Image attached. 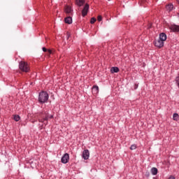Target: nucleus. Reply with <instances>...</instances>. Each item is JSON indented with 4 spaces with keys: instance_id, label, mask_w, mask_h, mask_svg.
Returning <instances> with one entry per match:
<instances>
[{
    "instance_id": "28",
    "label": "nucleus",
    "mask_w": 179,
    "mask_h": 179,
    "mask_svg": "<svg viewBox=\"0 0 179 179\" xmlns=\"http://www.w3.org/2000/svg\"><path fill=\"white\" fill-rule=\"evenodd\" d=\"M108 1H111V0H108Z\"/></svg>"
},
{
    "instance_id": "9",
    "label": "nucleus",
    "mask_w": 179,
    "mask_h": 179,
    "mask_svg": "<svg viewBox=\"0 0 179 179\" xmlns=\"http://www.w3.org/2000/svg\"><path fill=\"white\" fill-rule=\"evenodd\" d=\"M82 157L84 160H88L89 157H90V152H89V150H84Z\"/></svg>"
},
{
    "instance_id": "2",
    "label": "nucleus",
    "mask_w": 179,
    "mask_h": 179,
    "mask_svg": "<svg viewBox=\"0 0 179 179\" xmlns=\"http://www.w3.org/2000/svg\"><path fill=\"white\" fill-rule=\"evenodd\" d=\"M50 96L48 95V93L45 91H42L39 93L38 95V103L41 104H45V103H47L48 101Z\"/></svg>"
},
{
    "instance_id": "3",
    "label": "nucleus",
    "mask_w": 179,
    "mask_h": 179,
    "mask_svg": "<svg viewBox=\"0 0 179 179\" xmlns=\"http://www.w3.org/2000/svg\"><path fill=\"white\" fill-rule=\"evenodd\" d=\"M19 69L22 72H29L30 71V67H29V64L26 62L21 61L19 64Z\"/></svg>"
},
{
    "instance_id": "4",
    "label": "nucleus",
    "mask_w": 179,
    "mask_h": 179,
    "mask_svg": "<svg viewBox=\"0 0 179 179\" xmlns=\"http://www.w3.org/2000/svg\"><path fill=\"white\" fill-rule=\"evenodd\" d=\"M154 44L157 48H162V47H164V42L161 41V39L154 41Z\"/></svg>"
},
{
    "instance_id": "26",
    "label": "nucleus",
    "mask_w": 179,
    "mask_h": 179,
    "mask_svg": "<svg viewBox=\"0 0 179 179\" xmlns=\"http://www.w3.org/2000/svg\"><path fill=\"white\" fill-rule=\"evenodd\" d=\"M31 166L33 167V162H30Z\"/></svg>"
},
{
    "instance_id": "14",
    "label": "nucleus",
    "mask_w": 179,
    "mask_h": 179,
    "mask_svg": "<svg viewBox=\"0 0 179 179\" xmlns=\"http://www.w3.org/2000/svg\"><path fill=\"white\" fill-rule=\"evenodd\" d=\"M111 73H118L120 69L118 67H112L110 69Z\"/></svg>"
},
{
    "instance_id": "10",
    "label": "nucleus",
    "mask_w": 179,
    "mask_h": 179,
    "mask_svg": "<svg viewBox=\"0 0 179 179\" xmlns=\"http://www.w3.org/2000/svg\"><path fill=\"white\" fill-rule=\"evenodd\" d=\"M159 39L164 42L166 41L167 40V35L166 34V33H161L159 34Z\"/></svg>"
},
{
    "instance_id": "23",
    "label": "nucleus",
    "mask_w": 179,
    "mask_h": 179,
    "mask_svg": "<svg viewBox=\"0 0 179 179\" xmlns=\"http://www.w3.org/2000/svg\"><path fill=\"white\" fill-rule=\"evenodd\" d=\"M42 50H43V52H47V48H42Z\"/></svg>"
},
{
    "instance_id": "19",
    "label": "nucleus",
    "mask_w": 179,
    "mask_h": 179,
    "mask_svg": "<svg viewBox=\"0 0 179 179\" xmlns=\"http://www.w3.org/2000/svg\"><path fill=\"white\" fill-rule=\"evenodd\" d=\"M175 82L176 84L177 85V87H179V76L176 77Z\"/></svg>"
},
{
    "instance_id": "11",
    "label": "nucleus",
    "mask_w": 179,
    "mask_h": 179,
    "mask_svg": "<svg viewBox=\"0 0 179 179\" xmlns=\"http://www.w3.org/2000/svg\"><path fill=\"white\" fill-rule=\"evenodd\" d=\"M72 15H69V17L64 19L65 23L67 24H72Z\"/></svg>"
},
{
    "instance_id": "8",
    "label": "nucleus",
    "mask_w": 179,
    "mask_h": 179,
    "mask_svg": "<svg viewBox=\"0 0 179 179\" xmlns=\"http://www.w3.org/2000/svg\"><path fill=\"white\" fill-rule=\"evenodd\" d=\"M65 13L69 15V16H72L73 13V9L70 6H66L65 7Z\"/></svg>"
},
{
    "instance_id": "6",
    "label": "nucleus",
    "mask_w": 179,
    "mask_h": 179,
    "mask_svg": "<svg viewBox=\"0 0 179 179\" xmlns=\"http://www.w3.org/2000/svg\"><path fill=\"white\" fill-rule=\"evenodd\" d=\"M61 162H62V163H63V164H66V163H68V162H69V154L65 153L62 157Z\"/></svg>"
},
{
    "instance_id": "16",
    "label": "nucleus",
    "mask_w": 179,
    "mask_h": 179,
    "mask_svg": "<svg viewBox=\"0 0 179 179\" xmlns=\"http://www.w3.org/2000/svg\"><path fill=\"white\" fill-rule=\"evenodd\" d=\"M85 0H76V5H78V6H83Z\"/></svg>"
},
{
    "instance_id": "27",
    "label": "nucleus",
    "mask_w": 179,
    "mask_h": 179,
    "mask_svg": "<svg viewBox=\"0 0 179 179\" xmlns=\"http://www.w3.org/2000/svg\"><path fill=\"white\" fill-rule=\"evenodd\" d=\"M135 89H138V85H136Z\"/></svg>"
},
{
    "instance_id": "17",
    "label": "nucleus",
    "mask_w": 179,
    "mask_h": 179,
    "mask_svg": "<svg viewBox=\"0 0 179 179\" xmlns=\"http://www.w3.org/2000/svg\"><path fill=\"white\" fill-rule=\"evenodd\" d=\"M173 121H178V120H179L178 113H173Z\"/></svg>"
},
{
    "instance_id": "24",
    "label": "nucleus",
    "mask_w": 179,
    "mask_h": 179,
    "mask_svg": "<svg viewBox=\"0 0 179 179\" xmlns=\"http://www.w3.org/2000/svg\"><path fill=\"white\" fill-rule=\"evenodd\" d=\"M169 179H176V177H174L173 176H170Z\"/></svg>"
},
{
    "instance_id": "22",
    "label": "nucleus",
    "mask_w": 179,
    "mask_h": 179,
    "mask_svg": "<svg viewBox=\"0 0 179 179\" xmlns=\"http://www.w3.org/2000/svg\"><path fill=\"white\" fill-rule=\"evenodd\" d=\"M97 20L98 22H101V20H103V17H101V15L98 16Z\"/></svg>"
},
{
    "instance_id": "20",
    "label": "nucleus",
    "mask_w": 179,
    "mask_h": 179,
    "mask_svg": "<svg viewBox=\"0 0 179 179\" xmlns=\"http://www.w3.org/2000/svg\"><path fill=\"white\" fill-rule=\"evenodd\" d=\"M135 149H136V145H135V144L131 145L130 147V150H135Z\"/></svg>"
},
{
    "instance_id": "25",
    "label": "nucleus",
    "mask_w": 179,
    "mask_h": 179,
    "mask_svg": "<svg viewBox=\"0 0 179 179\" xmlns=\"http://www.w3.org/2000/svg\"><path fill=\"white\" fill-rule=\"evenodd\" d=\"M48 52H49V54H51V52H52V51H51V50H48Z\"/></svg>"
},
{
    "instance_id": "12",
    "label": "nucleus",
    "mask_w": 179,
    "mask_h": 179,
    "mask_svg": "<svg viewBox=\"0 0 179 179\" xmlns=\"http://www.w3.org/2000/svg\"><path fill=\"white\" fill-rule=\"evenodd\" d=\"M92 93L93 94H99V86L94 85L92 87Z\"/></svg>"
},
{
    "instance_id": "5",
    "label": "nucleus",
    "mask_w": 179,
    "mask_h": 179,
    "mask_svg": "<svg viewBox=\"0 0 179 179\" xmlns=\"http://www.w3.org/2000/svg\"><path fill=\"white\" fill-rule=\"evenodd\" d=\"M169 29L171 31H173V33H179V25L176 24H171L169 27Z\"/></svg>"
},
{
    "instance_id": "7",
    "label": "nucleus",
    "mask_w": 179,
    "mask_h": 179,
    "mask_svg": "<svg viewBox=\"0 0 179 179\" xmlns=\"http://www.w3.org/2000/svg\"><path fill=\"white\" fill-rule=\"evenodd\" d=\"M89 8H90L89 4L86 3L82 10L83 17H85V16H86V15H87V13L89 12Z\"/></svg>"
},
{
    "instance_id": "15",
    "label": "nucleus",
    "mask_w": 179,
    "mask_h": 179,
    "mask_svg": "<svg viewBox=\"0 0 179 179\" xmlns=\"http://www.w3.org/2000/svg\"><path fill=\"white\" fill-rule=\"evenodd\" d=\"M157 172H158L157 168L152 167L151 169V173L152 176H157Z\"/></svg>"
},
{
    "instance_id": "13",
    "label": "nucleus",
    "mask_w": 179,
    "mask_h": 179,
    "mask_svg": "<svg viewBox=\"0 0 179 179\" xmlns=\"http://www.w3.org/2000/svg\"><path fill=\"white\" fill-rule=\"evenodd\" d=\"M166 10H168V12H171V10H173V9H174V6L173 5V3L168 4L166 6Z\"/></svg>"
},
{
    "instance_id": "1",
    "label": "nucleus",
    "mask_w": 179,
    "mask_h": 179,
    "mask_svg": "<svg viewBox=\"0 0 179 179\" xmlns=\"http://www.w3.org/2000/svg\"><path fill=\"white\" fill-rule=\"evenodd\" d=\"M38 117V122H42L45 125L48 124V120L54 118V115L48 114L46 111L40 112Z\"/></svg>"
},
{
    "instance_id": "18",
    "label": "nucleus",
    "mask_w": 179,
    "mask_h": 179,
    "mask_svg": "<svg viewBox=\"0 0 179 179\" xmlns=\"http://www.w3.org/2000/svg\"><path fill=\"white\" fill-rule=\"evenodd\" d=\"M13 120L17 122L18 121H20V116H19V115H15L13 116Z\"/></svg>"
},
{
    "instance_id": "21",
    "label": "nucleus",
    "mask_w": 179,
    "mask_h": 179,
    "mask_svg": "<svg viewBox=\"0 0 179 179\" xmlns=\"http://www.w3.org/2000/svg\"><path fill=\"white\" fill-rule=\"evenodd\" d=\"M95 22H96V18L92 17L91 20H90L91 24H94V23H95Z\"/></svg>"
}]
</instances>
